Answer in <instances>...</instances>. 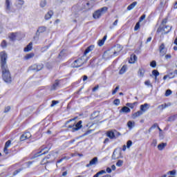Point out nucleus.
I'll return each instance as SVG.
<instances>
[{"label":"nucleus","instance_id":"nucleus-1","mask_svg":"<svg viewBox=\"0 0 177 177\" xmlns=\"http://www.w3.org/2000/svg\"><path fill=\"white\" fill-rule=\"evenodd\" d=\"M0 57L2 78L3 81L6 82L7 84H10V82H12V76L10 75V71H9V68H8V64H6L8 54H6L5 51H3L0 53Z\"/></svg>","mask_w":177,"mask_h":177},{"label":"nucleus","instance_id":"nucleus-2","mask_svg":"<svg viewBox=\"0 0 177 177\" xmlns=\"http://www.w3.org/2000/svg\"><path fill=\"white\" fill-rule=\"evenodd\" d=\"M109 10V8L107 7H103L97 10H96L93 14V19H100L102 17V15L106 13V12Z\"/></svg>","mask_w":177,"mask_h":177},{"label":"nucleus","instance_id":"nucleus-3","mask_svg":"<svg viewBox=\"0 0 177 177\" xmlns=\"http://www.w3.org/2000/svg\"><path fill=\"white\" fill-rule=\"evenodd\" d=\"M84 63H86V61L85 60V56H82L81 58L75 60L71 64V66L73 67V68H77L78 67H81V66H82V64Z\"/></svg>","mask_w":177,"mask_h":177},{"label":"nucleus","instance_id":"nucleus-4","mask_svg":"<svg viewBox=\"0 0 177 177\" xmlns=\"http://www.w3.org/2000/svg\"><path fill=\"white\" fill-rule=\"evenodd\" d=\"M118 158H122L121 149H115L112 155V160H118Z\"/></svg>","mask_w":177,"mask_h":177},{"label":"nucleus","instance_id":"nucleus-5","mask_svg":"<svg viewBox=\"0 0 177 177\" xmlns=\"http://www.w3.org/2000/svg\"><path fill=\"white\" fill-rule=\"evenodd\" d=\"M32 71H41L42 68H44V64H33L30 67Z\"/></svg>","mask_w":177,"mask_h":177},{"label":"nucleus","instance_id":"nucleus-6","mask_svg":"<svg viewBox=\"0 0 177 177\" xmlns=\"http://www.w3.org/2000/svg\"><path fill=\"white\" fill-rule=\"evenodd\" d=\"M171 29H172V27L169 26H166L162 28H158L157 32H160V31H163L162 34H168V32H169V31H171Z\"/></svg>","mask_w":177,"mask_h":177},{"label":"nucleus","instance_id":"nucleus-7","mask_svg":"<svg viewBox=\"0 0 177 177\" xmlns=\"http://www.w3.org/2000/svg\"><path fill=\"white\" fill-rule=\"evenodd\" d=\"M159 52L160 56H165L167 55V48H165V44L162 43L159 47Z\"/></svg>","mask_w":177,"mask_h":177},{"label":"nucleus","instance_id":"nucleus-8","mask_svg":"<svg viewBox=\"0 0 177 177\" xmlns=\"http://www.w3.org/2000/svg\"><path fill=\"white\" fill-rule=\"evenodd\" d=\"M118 55V52L117 51H111V50H107L104 53V56L105 57H113V56H117Z\"/></svg>","mask_w":177,"mask_h":177},{"label":"nucleus","instance_id":"nucleus-9","mask_svg":"<svg viewBox=\"0 0 177 177\" xmlns=\"http://www.w3.org/2000/svg\"><path fill=\"white\" fill-rule=\"evenodd\" d=\"M82 128V121L80 120L74 127L72 128V132H75L77 131H79V129H81Z\"/></svg>","mask_w":177,"mask_h":177},{"label":"nucleus","instance_id":"nucleus-10","mask_svg":"<svg viewBox=\"0 0 177 177\" xmlns=\"http://www.w3.org/2000/svg\"><path fill=\"white\" fill-rule=\"evenodd\" d=\"M99 160L97 159V157L93 158L90 162L89 164H87L86 167L87 168H89V167H92V165H96L97 164Z\"/></svg>","mask_w":177,"mask_h":177},{"label":"nucleus","instance_id":"nucleus-11","mask_svg":"<svg viewBox=\"0 0 177 177\" xmlns=\"http://www.w3.org/2000/svg\"><path fill=\"white\" fill-rule=\"evenodd\" d=\"M12 8V2L10 0H6V10L8 13L10 12V9Z\"/></svg>","mask_w":177,"mask_h":177},{"label":"nucleus","instance_id":"nucleus-12","mask_svg":"<svg viewBox=\"0 0 177 177\" xmlns=\"http://www.w3.org/2000/svg\"><path fill=\"white\" fill-rule=\"evenodd\" d=\"M30 137H31V133L30 132H26L21 136L20 139H21V142H23L24 140H26V139H30Z\"/></svg>","mask_w":177,"mask_h":177},{"label":"nucleus","instance_id":"nucleus-13","mask_svg":"<svg viewBox=\"0 0 177 177\" xmlns=\"http://www.w3.org/2000/svg\"><path fill=\"white\" fill-rule=\"evenodd\" d=\"M45 31H46V27L45 26H41L38 28V30L36 32V35L37 37H39V34L42 33V32H45Z\"/></svg>","mask_w":177,"mask_h":177},{"label":"nucleus","instance_id":"nucleus-14","mask_svg":"<svg viewBox=\"0 0 177 177\" xmlns=\"http://www.w3.org/2000/svg\"><path fill=\"white\" fill-rule=\"evenodd\" d=\"M145 73H146V70L145 69V68H140L138 72V77H140V78H143V77H145Z\"/></svg>","mask_w":177,"mask_h":177},{"label":"nucleus","instance_id":"nucleus-15","mask_svg":"<svg viewBox=\"0 0 177 177\" xmlns=\"http://www.w3.org/2000/svg\"><path fill=\"white\" fill-rule=\"evenodd\" d=\"M95 48V46H88L84 51V57L86 55H88V53H89L90 52H92V50H93V49Z\"/></svg>","mask_w":177,"mask_h":177},{"label":"nucleus","instance_id":"nucleus-16","mask_svg":"<svg viewBox=\"0 0 177 177\" xmlns=\"http://www.w3.org/2000/svg\"><path fill=\"white\" fill-rule=\"evenodd\" d=\"M52 16H53V11L50 10L46 14L44 19L45 20H49V19L52 18Z\"/></svg>","mask_w":177,"mask_h":177},{"label":"nucleus","instance_id":"nucleus-17","mask_svg":"<svg viewBox=\"0 0 177 177\" xmlns=\"http://www.w3.org/2000/svg\"><path fill=\"white\" fill-rule=\"evenodd\" d=\"M60 83L59 80H55V83L53 84L51 87V91H56V89L59 86Z\"/></svg>","mask_w":177,"mask_h":177},{"label":"nucleus","instance_id":"nucleus-18","mask_svg":"<svg viewBox=\"0 0 177 177\" xmlns=\"http://www.w3.org/2000/svg\"><path fill=\"white\" fill-rule=\"evenodd\" d=\"M17 35H19V32H12L9 35V38L11 41H15L16 39Z\"/></svg>","mask_w":177,"mask_h":177},{"label":"nucleus","instance_id":"nucleus-19","mask_svg":"<svg viewBox=\"0 0 177 177\" xmlns=\"http://www.w3.org/2000/svg\"><path fill=\"white\" fill-rule=\"evenodd\" d=\"M138 60V57H136V55H133L131 56L130 59L129 60V63H130L131 64H133V63H135V62H136Z\"/></svg>","mask_w":177,"mask_h":177},{"label":"nucleus","instance_id":"nucleus-20","mask_svg":"<svg viewBox=\"0 0 177 177\" xmlns=\"http://www.w3.org/2000/svg\"><path fill=\"white\" fill-rule=\"evenodd\" d=\"M142 114H143V112H142L140 111H138L134 113L132 115L133 120H135L136 118H138V117H140V115H142Z\"/></svg>","mask_w":177,"mask_h":177},{"label":"nucleus","instance_id":"nucleus-21","mask_svg":"<svg viewBox=\"0 0 177 177\" xmlns=\"http://www.w3.org/2000/svg\"><path fill=\"white\" fill-rule=\"evenodd\" d=\"M106 136L109 139H115V134L112 131H108Z\"/></svg>","mask_w":177,"mask_h":177},{"label":"nucleus","instance_id":"nucleus-22","mask_svg":"<svg viewBox=\"0 0 177 177\" xmlns=\"http://www.w3.org/2000/svg\"><path fill=\"white\" fill-rule=\"evenodd\" d=\"M169 106H171V103L164 104L159 105L158 106V109L159 110H164V109H167V107H169Z\"/></svg>","mask_w":177,"mask_h":177},{"label":"nucleus","instance_id":"nucleus-23","mask_svg":"<svg viewBox=\"0 0 177 177\" xmlns=\"http://www.w3.org/2000/svg\"><path fill=\"white\" fill-rule=\"evenodd\" d=\"M167 147V142H162L158 145V150H164Z\"/></svg>","mask_w":177,"mask_h":177},{"label":"nucleus","instance_id":"nucleus-24","mask_svg":"<svg viewBox=\"0 0 177 177\" xmlns=\"http://www.w3.org/2000/svg\"><path fill=\"white\" fill-rule=\"evenodd\" d=\"M147 109H149V104H145L140 106L141 112L145 113V111H147Z\"/></svg>","mask_w":177,"mask_h":177},{"label":"nucleus","instance_id":"nucleus-25","mask_svg":"<svg viewBox=\"0 0 177 177\" xmlns=\"http://www.w3.org/2000/svg\"><path fill=\"white\" fill-rule=\"evenodd\" d=\"M107 39V35H105L102 39L99 40L98 41V46H103L104 45V41Z\"/></svg>","mask_w":177,"mask_h":177},{"label":"nucleus","instance_id":"nucleus-26","mask_svg":"<svg viewBox=\"0 0 177 177\" xmlns=\"http://www.w3.org/2000/svg\"><path fill=\"white\" fill-rule=\"evenodd\" d=\"M32 49V42L28 44V45L24 48V52H30Z\"/></svg>","mask_w":177,"mask_h":177},{"label":"nucleus","instance_id":"nucleus-27","mask_svg":"<svg viewBox=\"0 0 177 177\" xmlns=\"http://www.w3.org/2000/svg\"><path fill=\"white\" fill-rule=\"evenodd\" d=\"M127 127H128L129 129H132V128H133V127H135V121L129 120L127 122Z\"/></svg>","mask_w":177,"mask_h":177},{"label":"nucleus","instance_id":"nucleus-28","mask_svg":"<svg viewBox=\"0 0 177 177\" xmlns=\"http://www.w3.org/2000/svg\"><path fill=\"white\" fill-rule=\"evenodd\" d=\"M120 113H131V109L127 106H123L120 110Z\"/></svg>","mask_w":177,"mask_h":177},{"label":"nucleus","instance_id":"nucleus-29","mask_svg":"<svg viewBox=\"0 0 177 177\" xmlns=\"http://www.w3.org/2000/svg\"><path fill=\"white\" fill-rule=\"evenodd\" d=\"M136 5H138V2H136V1L133 2L131 4H130L127 7V10H132V9H133V8H135V6H136Z\"/></svg>","mask_w":177,"mask_h":177},{"label":"nucleus","instance_id":"nucleus-30","mask_svg":"<svg viewBox=\"0 0 177 177\" xmlns=\"http://www.w3.org/2000/svg\"><path fill=\"white\" fill-rule=\"evenodd\" d=\"M177 118V115H174L168 118L167 121L169 122H172V121H175Z\"/></svg>","mask_w":177,"mask_h":177},{"label":"nucleus","instance_id":"nucleus-31","mask_svg":"<svg viewBox=\"0 0 177 177\" xmlns=\"http://www.w3.org/2000/svg\"><path fill=\"white\" fill-rule=\"evenodd\" d=\"M126 71H127V66L124 65L120 70L119 74L120 75L124 74Z\"/></svg>","mask_w":177,"mask_h":177},{"label":"nucleus","instance_id":"nucleus-32","mask_svg":"<svg viewBox=\"0 0 177 177\" xmlns=\"http://www.w3.org/2000/svg\"><path fill=\"white\" fill-rule=\"evenodd\" d=\"M16 3H17V6H18L19 8H21V6L24 5V1L17 0Z\"/></svg>","mask_w":177,"mask_h":177},{"label":"nucleus","instance_id":"nucleus-33","mask_svg":"<svg viewBox=\"0 0 177 177\" xmlns=\"http://www.w3.org/2000/svg\"><path fill=\"white\" fill-rule=\"evenodd\" d=\"M46 149H48V148H46V147L41 148V150L38 152L39 155H37V157H39V156H42V154H45L46 153H47L48 150H46ZM44 150H46V151H44ZM42 151H44V152H42Z\"/></svg>","mask_w":177,"mask_h":177},{"label":"nucleus","instance_id":"nucleus-34","mask_svg":"<svg viewBox=\"0 0 177 177\" xmlns=\"http://www.w3.org/2000/svg\"><path fill=\"white\" fill-rule=\"evenodd\" d=\"M24 57H25L26 60L32 59V57H34V53H30L26 55Z\"/></svg>","mask_w":177,"mask_h":177},{"label":"nucleus","instance_id":"nucleus-35","mask_svg":"<svg viewBox=\"0 0 177 177\" xmlns=\"http://www.w3.org/2000/svg\"><path fill=\"white\" fill-rule=\"evenodd\" d=\"M104 174H106V171L104 170H101L94 175V177H99L100 175H103Z\"/></svg>","mask_w":177,"mask_h":177},{"label":"nucleus","instance_id":"nucleus-36","mask_svg":"<svg viewBox=\"0 0 177 177\" xmlns=\"http://www.w3.org/2000/svg\"><path fill=\"white\" fill-rule=\"evenodd\" d=\"M124 164V161L122 160H118V162H116V166L117 167H122V165Z\"/></svg>","mask_w":177,"mask_h":177},{"label":"nucleus","instance_id":"nucleus-37","mask_svg":"<svg viewBox=\"0 0 177 177\" xmlns=\"http://www.w3.org/2000/svg\"><path fill=\"white\" fill-rule=\"evenodd\" d=\"M99 111H95L92 115L91 117L92 118H96V117H99Z\"/></svg>","mask_w":177,"mask_h":177},{"label":"nucleus","instance_id":"nucleus-38","mask_svg":"<svg viewBox=\"0 0 177 177\" xmlns=\"http://www.w3.org/2000/svg\"><path fill=\"white\" fill-rule=\"evenodd\" d=\"M152 75H154V77H158V75H160V73L157 70H153L152 71Z\"/></svg>","mask_w":177,"mask_h":177},{"label":"nucleus","instance_id":"nucleus-39","mask_svg":"<svg viewBox=\"0 0 177 177\" xmlns=\"http://www.w3.org/2000/svg\"><path fill=\"white\" fill-rule=\"evenodd\" d=\"M170 95H172V91H171L170 89L167 90L165 96L168 97L170 96Z\"/></svg>","mask_w":177,"mask_h":177},{"label":"nucleus","instance_id":"nucleus-40","mask_svg":"<svg viewBox=\"0 0 177 177\" xmlns=\"http://www.w3.org/2000/svg\"><path fill=\"white\" fill-rule=\"evenodd\" d=\"M139 28H140V22H138L135 27H134V31H138V30H139Z\"/></svg>","mask_w":177,"mask_h":177},{"label":"nucleus","instance_id":"nucleus-41","mask_svg":"<svg viewBox=\"0 0 177 177\" xmlns=\"http://www.w3.org/2000/svg\"><path fill=\"white\" fill-rule=\"evenodd\" d=\"M40 6L41 8H45V6H46V1H41L40 3Z\"/></svg>","mask_w":177,"mask_h":177},{"label":"nucleus","instance_id":"nucleus-42","mask_svg":"<svg viewBox=\"0 0 177 177\" xmlns=\"http://www.w3.org/2000/svg\"><path fill=\"white\" fill-rule=\"evenodd\" d=\"M120 103V99H115L113 101V104H115V106H119Z\"/></svg>","mask_w":177,"mask_h":177},{"label":"nucleus","instance_id":"nucleus-43","mask_svg":"<svg viewBox=\"0 0 177 177\" xmlns=\"http://www.w3.org/2000/svg\"><path fill=\"white\" fill-rule=\"evenodd\" d=\"M118 89H120V86H116V88L112 91V95H115L117 92H118Z\"/></svg>","mask_w":177,"mask_h":177},{"label":"nucleus","instance_id":"nucleus-44","mask_svg":"<svg viewBox=\"0 0 177 177\" xmlns=\"http://www.w3.org/2000/svg\"><path fill=\"white\" fill-rule=\"evenodd\" d=\"M150 66H151V67H153L154 68H156V66H157V63L156 62V61H152L150 63Z\"/></svg>","mask_w":177,"mask_h":177},{"label":"nucleus","instance_id":"nucleus-45","mask_svg":"<svg viewBox=\"0 0 177 177\" xmlns=\"http://www.w3.org/2000/svg\"><path fill=\"white\" fill-rule=\"evenodd\" d=\"M1 46L2 48H6V46H7L6 41L3 40L1 44Z\"/></svg>","mask_w":177,"mask_h":177},{"label":"nucleus","instance_id":"nucleus-46","mask_svg":"<svg viewBox=\"0 0 177 177\" xmlns=\"http://www.w3.org/2000/svg\"><path fill=\"white\" fill-rule=\"evenodd\" d=\"M151 145L153 147H156L157 146V140H153Z\"/></svg>","mask_w":177,"mask_h":177},{"label":"nucleus","instance_id":"nucleus-47","mask_svg":"<svg viewBox=\"0 0 177 177\" xmlns=\"http://www.w3.org/2000/svg\"><path fill=\"white\" fill-rule=\"evenodd\" d=\"M131 146H132V141H131V140L127 141V149H129V147H131Z\"/></svg>","mask_w":177,"mask_h":177},{"label":"nucleus","instance_id":"nucleus-48","mask_svg":"<svg viewBox=\"0 0 177 177\" xmlns=\"http://www.w3.org/2000/svg\"><path fill=\"white\" fill-rule=\"evenodd\" d=\"M10 144H11V141L10 140H8L6 144H5V147H10Z\"/></svg>","mask_w":177,"mask_h":177},{"label":"nucleus","instance_id":"nucleus-49","mask_svg":"<svg viewBox=\"0 0 177 177\" xmlns=\"http://www.w3.org/2000/svg\"><path fill=\"white\" fill-rule=\"evenodd\" d=\"M59 104V101L53 100L50 106H51V107H54V106H56V104Z\"/></svg>","mask_w":177,"mask_h":177},{"label":"nucleus","instance_id":"nucleus-50","mask_svg":"<svg viewBox=\"0 0 177 177\" xmlns=\"http://www.w3.org/2000/svg\"><path fill=\"white\" fill-rule=\"evenodd\" d=\"M127 106L130 107V109H133V107H135V104L127 103Z\"/></svg>","mask_w":177,"mask_h":177},{"label":"nucleus","instance_id":"nucleus-51","mask_svg":"<svg viewBox=\"0 0 177 177\" xmlns=\"http://www.w3.org/2000/svg\"><path fill=\"white\" fill-rule=\"evenodd\" d=\"M145 19H146V15H143L140 17L139 21H143V20H145Z\"/></svg>","mask_w":177,"mask_h":177},{"label":"nucleus","instance_id":"nucleus-52","mask_svg":"<svg viewBox=\"0 0 177 177\" xmlns=\"http://www.w3.org/2000/svg\"><path fill=\"white\" fill-rule=\"evenodd\" d=\"M145 84L147 85V86H151V84L149 80L145 81Z\"/></svg>","mask_w":177,"mask_h":177},{"label":"nucleus","instance_id":"nucleus-53","mask_svg":"<svg viewBox=\"0 0 177 177\" xmlns=\"http://www.w3.org/2000/svg\"><path fill=\"white\" fill-rule=\"evenodd\" d=\"M10 111V106H6L4 109V113H8V111Z\"/></svg>","mask_w":177,"mask_h":177},{"label":"nucleus","instance_id":"nucleus-54","mask_svg":"<svg viewBox=\"0 0 177 177\" xmlns=\"http://www.w3.org/2000/svg\"><path fill=\"white\" fill-rule=\"evenodd\" d=\"M176 174V171H168L167 173V175H175Z\"/></svg>","mask_w":177,"mask_h":177},{"label":"nucleus","instance_id":"nucleus-55","mask_svg":"<svg viewBox=\"0 0 177 177\" xmlns=\"http://www.w3.org/2000/svg\"><path fill=\"white\" fill-rule=\"evenodd\" d=\"M111 168L110 167H107L106 169V172H107V174H111Z\"/></svg>","mask_w":177,"mask_h":177},{"label":"nucleus","instance_id":"nucleus-56","mask_svg":"<svg viewBox=\"0 0 177 177\" xmlns=\"http://www.w3.org/2000/svg\"><path fill=\"white\" fill-rule=\"evenodd\" d=\"M165 59H167L168 60V59H171V57H172V56L171 55V54H167L165 56Z\"/></svg>","mask_w":177,"mask_h":177},{"label":"nucleus","instance_id":"nucleus-57","mask_svg":"<svg viewBox=\"0 0 177 177\" xmlns=\"http://www.w3.org/2000/svg\"><path fill=\"white\" fill-rule=\"evenodd\" d=\"M116 48H117V49H118V52H120V50H122V47H121V46H120V45H118V46H116Z\"/></svg>","mask_w":177,"mask_h":177},{"label":"nucleus","instance_id":"nucleus-58","mask_svg":"<svg viewBox=\"0 0 177 177\" xmlns=\"http://www.w3.org/2000/svg\"><path fill=\"white\" fill-rule=\"evenodd\" d=\"M99 89V86H96L93 88V92H96Z\"/></svg>","mask_w":177,"mask_h":177},{"label":"nucleus","instance_id":"nucleus-59","mask_svg":"<svg viewBox=\"0 0 177 177\" xmlns=\"http://www.w3.org/2000/svg\"><path fill=\"white\" fill-rule=\"evenodd\" d=\"M158 124H154L151 127V129H154V128H158Z\"/></svg>","mask_w":177,"mask_h":177},{"label":"nucleus","instance_id":"nucleus-60","mask_svg":"<svg viewBox=\"0 0 177 177\" xmlns=\"http://www.w3.org/2000/svg\"><path fill=\"white\" fill-rule=\"evenodd\" d=\"M3 152L5 153V154H8V153H9L8 151V148H6V147H4Z\"/></svg>","mask_w":177,"mask_h":177},{"label":"nucleus","instance_id":"nucleus-61","mask_svg":"<svg viewBox=\"0 0 177 177\" xmlns=\"http://www.w3.org/2000/svg\"><path fill=\"white\" fill-rule=\"evenodd\" d=\"M21 171V169H18V170H17V171H15V172H14V175H17V174H19V172H20Z\"/></svg>","mask_w":177,"mask_h":177},{"label":"nucleus","instance_id":"nucleus-62","mask_svg":"<svg viewBox=\"0 0 177 177\" xmlns=\"http://www.w3.org/2000/svg\"><path fill=\"white\" fill-rule=\"evenodd\" d=\"M118 24V20L116 19V20L113 22V26H117Z\"/></svg>","mask_w":177,"mask_h":177},{"label":"nucleus","instance_id":"nucleus-63","mask_svg":"<svg viewBox=\"0 0 177 177\" xmlns=\"http://www.w3.org/2000/svg\"><path fill=\"white\" fill-rule=\"evenodd\" d=\"M111 168L112 171H115V169H116V167H115V166L114 165H113L111 167Z\"/></svg>","mask_w":177,"mask_h":177},{"label":"nucleus","instance_id":"nucleus-64","mask_svg":"<svg viewBox=\"0 0 177 177\" xmlns=\"http://www.w3.org/2000/svg\"><path fill=\"white\" fill-rule=\"evenodd\" d=\"M162 24H167V19H163L162 21Z\"/></svg>","mask_w":177,"mask_h":177}]
</instances>
